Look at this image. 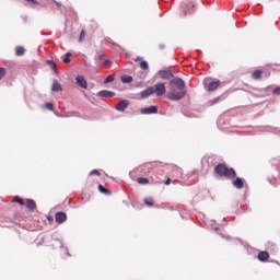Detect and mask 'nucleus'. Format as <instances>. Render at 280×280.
I'll list each match as a JSON object with an SVG mask.
<instances>
[{
	"label": "nucleus",
	"mask_w": 280,
	"mask_h": 280,
	"mask_svg": "<svg viewBox=\"0 0 280 280\" xmlns=\"http://www.w3.org/2000/svg\"><path fill=\"white\" fill-rule=\"evenodd\" d=\"M185 81L180 78H175L170 81V92L167 93V98L171 102H180L185 97Z\"/></svg>",
	"instance_id": "f257e3e1"
},
{
	"label": "nucleus",
	"mask_w": 280,
	"mask_h": 280,
	"mask_svg": "<svg viewBox=\"0 0 280 280\" xmlns=\"http://www.w3.org/2000/svg\"><path fill=\"white\" fill-rule=\"evenodd\" d=\"M214 172L219 176H225V178H235V170L226 167L224 164H219L214 167Z\"/></svg>",
	"instance_id": "f03ea898"
},
{
	"label": "nucleus",
	"mask_w": 280,
	"mask_h": 280,
	"mask_svg": "<svg viewBox=\"0 0 280 280\" xmlns=\"http://www.w3.org/2000/svg\"><path fill=\"white\" fill-rule=\"evenodd\" d=\"M153 89V93H155V95L158 97H161L163 95H165L167 89L165 88V83H156L154 86H152Z\"/></svg>",
	"instance_id": "7ed1b4c3"
},
{
	"label": "nucleus",
	"mask_w": 280,
	"mask_h": 280,
	"mask_svg": "<svg viewBox=\"0 0 280 280\" xmlns=\"http://www.w3.org/2000/svg\"><path fill=\"white\" fill-rule=\"evenodd\" d=\"M205 84V89L206 91H217V89L220 86V81H210L209 80H205L203 81Z\"/></svg>",
	"instance_id": "20e7f679"
},
{
	"label": "nucleus",
	"mask_w": 280,
	"mask_h": 280,
	"mask_svg": "<svg viewBox=\"0 0 280 280\" xmlns=\"http://www.w3.org/2000/svg\"><path fill=\"white\" fill-rule=\"evenodd\" d=\"M141 115H156L159 113V107L152 105L149 107H144L140 110Z\"/></svg>",
	"instance_id": "39448f33"
},
{
	"label": "nucleus",
	"mask_w": 280,
	"mask_h": 280,
	"mask_svg": "<svg viewBox=\"0 0 280 280\" xmlns=\"http://www.w3.org/2000/svg\"><path fill=\"white\" fill-rule=\"evenodd\" d=\"M75 83L81 89H89V83L86 82V79H84L82 75H77L75 77Z\"/></svg>",
	"instance_id": "423d86ee"
},
{
	"label": "nucleus",
	"mask_w": 280,
	"mask_h": 280,
	"mask_svg": "<svg viewBox=\"0 0 280 280\" xmlns=\"http://www.w3.org/2000/svg\"><path fill=\"white\" fill-rule=\"evenodd\" d=\"M55 220H56L57 224H62L63 222H67V213L57 212L55 215Z\"/></svg>",
	"instance_id": "0eeeda50"
},
{
	"label": "nucleus",
	"mask_w": 280,
	"mask_h": 280,
	"mask_svg": "<svg viewBox=\"0 0 280 280\" xmlns=\"http://www.w3.org/2000/svg\"><path fill=\"white\" fill-rule=\"evenodd\" d=\"M150 95H154V88L152 86L147 88L140 93L142 100H145V97H150Z\"/></svg>",
	"instance_id": "6e6552de"
},
{
	"label": "nucleus",
	"mask_w": 280,
	"mask_h": 280,
	"mask_svg": "<svg viewBox=\"0 0 280 280\" xmlns=\"http://www.w3.org/2000/svg\"><path fill=\"white\" fill-rule=\"evenodd\" d=\"M97 96L104 97V98L115 97V92L108 91V90H102V91L97 92Z\"/></svg>",
	"instance_id": "1a4fd4ad"
},
{
	"label": "nucleus",
	"mask_w": 280,
	"mask_h": 280,
	"mask_svg": "<svg viewBox=\"0 0 280 280\" xmlns=\"http://www.w3.org/2000/svg\"><path fill=\"white\" fill-rule=\"evenodd\" d=\"M158 75L162 79V80H170V78L172 77V72L168 70H160L158 72Z\"/></svg>",
	"instance_id": "9d476101"
},
{
	"label": "nucleus",
	"mask_w": 280,
	"mask_h": 280,
	"mask_svg": "<svg viewBox=\"0 0 280 280\" xmlns=\"http://www.w3.org/2000/svg\"><path fill=\"white\" fill-rule=\"evenodd\" d=\"M128 101L127 100H122L120 101L117 106H116V109L119 110V113H124V110H126V108H128Z\"/></svg>",
	"instance_id": "9b49d317"
},
{
	"label": "nucleus",
	"mask_w": 280,
	"mask_h": 280,
	"mask_svg": "<svg viewBox=\"0 0 280 280\" xmlns=\"http://www.w3.org/2000/svg\"><path fill=\"white\" fill-rule=\"evenodd\" d=\"M233 185L236 187V189H244V180H242L240 177L233 180Z\"/></svg>",
	"instance_id": "f8f14e48"
},
{
	"label": "nucleus",
	"mask_w": 280,
	"mask_h": 280,
	"mask_svg": "<svg viewBox=\"0 0 280 280\" xmlns=\"http://www.w3.org/2000/svg\"><path fill=\"white\" fill-rule=\"evenodd\" d=\"M26 208L28 211H34V209H36V201H34V199H27Z\"/></svg>",
	"instance_id": "ddd939ff"
},
{
	"label": "nucleus",
	"mask_w": 280,
	"mask_h": 280,
	"mask_svg": "<svg viewBox=\"0 0 280 280\" xmlns=\"http://www.w3.org/2000/svg\"><path fill=\"white\" fill-rule=\"evenodd\" d=\"M269 258H270V254H268V252H260L258 254L259 261H266Z\"/></svg>",
	"instance_id": "4468645a"
},
{
	"label": "nucleus",
	"mask_w": 280,
	"mask_h": 280,
	"mask_svg": "<svg viewBox=\"0 0 280 280\" xmlns=\"http://www.w3.org/2000/svg\"><path fill=\"white\" fill-rule=\"evenodd\" d=\"M51 91L58 93V91H62V85L58 83L56 80L52 82Z\"/></svg>",
	"instance_id": "2eb2a0df"
},
{
	"label": "nucleus",
	"mask_w": 280,
	"mask_h": 280,
	"mask_svg": "<svg viewBox=\"0 0 280 280\" xmlns=\"http://www.w3.org/2000/svg\"><path fill=\"white\" fill-rule=\"evenodd\" d=\"M120 80H121L122 84H130V82H132V77H130V75H121Z\"/></svg>",
	"instance_id": "dca6fc26"
},
{
	"label": "nucleus",
	"mask_w": 280,
	"mask_h": 280,
	"mask_svg": "<svg viewBox=\"0 0 280 280\" xmlns=\"http://www.w3.org/2000/svg\"><path fill=\"white\" fill-rule=\"evenodd\" d=\"M15 54L16 56H23L25 54V48H23V46H18L15 48Z\"/></svg>",
	"instance_id": "f3484780"
},
{
	"label": "nucleus",
	"mask_w": 280,
	"mask_h": 280,
	"mask_svg": "<svg viewBox=\"0 0 280 280\" xmlns=\"http://www.w3.org/2000/svg\"><path fill=\"white\" fill-rule=\"evenodd\" d=\"M110 82H115V74H109V75L104 80V84H110Z\"/></svg>",
	"instance_id": "a211bd4d"
},
{
	"label": "nucleus",
	"mask_w": 280,
	"mask_h": 280,
	"mask_svg": "<svg viewBox=\"0 0 280 280\" xmlns=\"http://www.w3.org/2000/svg\"><path fill=\"white\" fill-rule=\"evenodd\" d=\"M63 62L66 65H69V62H71V52H67L63 58H62Z\"/></svg>",
	"instance_id": "6ab92c4d"
},
{
	"label": "nucleus",
	"mask_w": 280,
	"mask_h": 280,
	"mask_svg": "<svg viewBox=\"0 0 280 280\" xmlns=\"http://www.w3.org/2000/svg\"><path fill=\"white\" fill-rule=\"evenodd\" d=\"M140 68L143 70V71H148L150 69V65L148 63V61H141L140 62Z\"/></svg>",
	"instance_id": "aec40b11"
},
{
	"label": "nucleus",
	"mask_w": 280,
	"mask_h": 280,
	"mask_svg": "<svg viewBox=\"0 0 280 280\" xmlns=\"http://www.w3.org/2000/svg\"><path fill=\"white\" fill-rule=\"evenodd\" d=\"M253 80H259V78H261V70H256L253 74H252Z\"/></svg>",
	"instance_id": "412c9836"
},
{
	"label": "nucleus",
	"mask_w": 280,
	"mask_h": 280,
	"mask_svg": "<svg viewBox=\"0 0 280 280\" xmlns=\"http://www.w3.org/2000/svg\"><path fill=\"white\" fill-rule=\"evenodd\" d=\"M144 205H147V207H154V200L152 198H147L144 199Z\"/></svg>",
	"instance_id": "4be33fe9"
},
{
	"label": "nucleus",
	"mask_w": 280,
	"mask_h": 280,
	"mask_svg": "<svg viewBox=\"0 0 280 280\" xmlns=\"http://www.w3.org/2000/svg\"><path fill=\"white\" fill-rule=\"evenodd\" d=\"M138 183H139V185H148V183H150V180L145 177H140V178H138Z\"/></svg>",
	"instance_id": "5701e85b"
},
{
	"label": "nucleus",
	"mask_w": 280,
	"mask_h": 280,
	"mask_svg": "<svg viewBox=\"0 0 280 280\" xmlns=\"http://www.w3.org/2000/svg\"><path fill=\"white\" fill-rule=\"evenodd\" d=\"M98 191H101V194H106V195L110 194V190H108L102 185H98Z\"/></svg>",
	"instance_id": "b1692460"
},
{
	"label": "nucleus",
	"mask_w": 280,
	"mask_h": 280,
	"mask_svg": "<svg viewBox=\"0 0 280 280\" xmlns=\"http://www.w3.org/2000/svg\"><path fill=\"white\" fill-rule=\"evenodd\" d=\"M13 202H18V205H21V207L25 206V201L20 197H14Z\"/></svg>",
	"instance_id": "393cba45"
},
{
	"label": "nucleus",
	"mask_w": 280,
	"mask_h": 280,
	"mask_svg": "<svg viewBox=\"0 0 280 280\" xmlns=\"http://www.w3.org/2000/svg\"><path fill=\"white\" fill-rule=\"evenodd\" d=\"M85 36H86V33H84V31H81L79 35V43H84Z\"/></svg>",
	"instance_id": "a878e982"
},
{
	"label": "nucleus",
	"mask_w": 280,
	"mask_h": 280,
	"mask_svg": "<svg viewBox=\"0 0 280 280\" xmlns=\"http://www.w3.org/2000/svg\"><path fill=\"white\" fill-rule=\"evenodd\" d=\"M45 108H47L48 110H54V104H51V103H46V104H45Z\"/></svg>",
	"instance_id": "bb28decb"
},
{
	"label": "nucleus",
	"mask_w": 280,
	"mask_h": 280,
	"mask_svg": "<svg viewBox=\"0 0 280 280\" xmlns=\"http://www.w3.org/2000/svg\"><path fill=\"white\" fill-rule=\"evenodd\" d=\"M5 77V69L4 68H0V80L1 78Z\"/></svg>",
	"instance_id": "cd10ccee"
},
{
	"label": "nucleus",
	"mask_w": 280,
	"mask_h": 280,
	"mask_svg": "<svg viewBox=\"0 0 280 280\" xmlns=\"http://www.w3.org/2000/svg\"><path fill=\"white\" fill-rule=\"evenodd\" d=\"M93 175L100 176V171H97V170L91 171L90 176H93Z\"/></svg>",
	"instance_id": "c85d7f7f"
},
{
	"label": "nucleus",
	"mask_w": 280,
	"mask_h": 280,
	"mask_svg": "<svg viewBox=\"0 0 280 280\" xmlns=\"http://www.w3.org/2000/svg\"><path fill=\"white\" fill-rule=\"evenodd\" d=\"M273 95H280V88H276L273 90Z\"/></svg>",
	"instance_id": "c756f323"
},
{
	"label": "nucleus",
	"mask_w": 280,
	"mask_h": 280,
	"mask_svg": "<svg viewBox=\"0 0 280 280\" xmlns=\"http://www.w3.org/2000/svg\"><path fill=\"white\" fill-rule=\"evenodd\" d=\"M110 65H113V61H110V60H105V67H110Z\"/></svg>",
	"instance_id": "7c9ffc66"
},
{
	"label": "nucleus",
	"mask_w": 280,
	"mask_h": 280,
	"mask_svg": "<svg viewBox=\"0 0 280 280\" xmlns=\"http://www.w3.org/2000/svg\"><path fill=\"white\" fill-rule=\"evenodd\" d=\"M28 3H38L36 0H26Z\"/></svg>",
	"instance_id": "2f4dec72"
},
{
	"label": "nucleus",
	"mask_w": 280,
	"mask_h": 280,
	"mask_svg": "<svg viewBox=\"0 0 280 280\" xmlns=\"http://www.w3.org/2000/svg\"><path fill=\"white\" fill-rule=\"evenodd\" d=\"M141 60H143L142 57H137V58H136V61H137V62H139V61H141Z\"/></svg>",
	"instance_id": "473e14b6"
},
{
	"label": "nucleus",
	"mask_w": 280,
	"mask_h": 280,
	"mask_svg": "<svg viewBox=\"0 0 280 280\" xmlns=\"http://www.w3.org/2000/svg\"><path fill=\"white\" fill-rule=\"evenodd\" d=\"M98 60H104V55H98Z\"/></svg>",
	"instance_id": "72a5a7b5"
},
{
	"label": "nucleus",
	"mask_w": 280,
	"mask_h": 280,
	"mask_svg": "<svg viewBox=\"0 0 280 280\" xmlns=\"http://www.w3.org/2000/svg\"><path fill=\"white\" fill-rule=\"evenodd\" d=\"M170 183H172V179L167 178V180L165 182V185H170Z\"/></svg>",
	"instance_id": "f704fd0d"
},
{
	"label": "nucleus",
	"mask_w": 280,
	"mask_h": 280,
	"mask_svg": "<svg viewBox=\"0 0 280 280\" xmlns=\"http://www.w3.org/2000/svg\"><path fill=\"white\" fill-rule=\"evenodd\" d=\"M159 48H160V49H165V45L161 44V45L159 46Z\"/></svg>",
	"instance_id": "c9c22d12"
},
{
	"label": "nucleus",
	"mask_w": 280,
	"mask_h": 280,
	"mask_svg": "<svg viewBox=\"0 0 280 280\" xmlns=\"http://www.w3.org/2000/svg\"><path fill=\"white\" fill-rule=\"evenodd\" d=\"M214 231H218V228H214Z\"/></svg>",
	"instance_id": "e433bc0d"
}]
</instances>
